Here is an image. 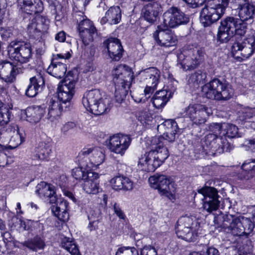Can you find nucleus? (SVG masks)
<instances>
[{"label": "nucleus", "mask_w": 255, "mask_h": 255, "mask_svg": "<svg viewBox=\"0 0 255 255\" xmlns=\"http://www.w3.org/2000/svg\"><path fill=\"white\" fill-rule=\"evenodd\" d=\"M210 132L204 139V148L208 150V154L215 156L230 150L227 137L232 138L240 136L238 128L230 123H213L209 126Z\"/></svg>", "instance_id": "f257e3e1"}, {"label": "nucleus", "mask_w": 255, "mask_h": 255, "mask_svg": "<svg viewBox=\"0 0 255 255\" xmlns=\"http://www.w3.org/2000/svg\"><path fill=\"white\" fill-rule=\"evenodd\" d=\"M115 84V97L116 102L121 103L125 99L133 79L131 70L124 65H119L112 71Z\"/></svg>", "instance_id": "f03ea898"}, {"label": "nucleus", "mask_w": 255, "mask_h": 255, "mask_svg": "<svg viewBox=\"0 0 255 255\" xmlns=\"http://www.w3.org/2000/svg\"><path fill=\"white\" fill-rule=\"evenodd\" d=\"M111 99L98 90L86 92L82 103L86 110L94 115H100L108 112L112 107Z\"/></svg>", "instance_id": "7ed1b4c3"}, {"label": "nucleus", "mask_w": 255, "mask_h": 255, "mask_svg": "<svg viewBox=\"0 0 255 255\" xmlns=\"http://www.w3.org/2000/svg\"><path fill=\"white\" fill-rule=\"evenodd\" d=\"M246 30L247 24L242 18L228 16L221 20L217 38L221 42H227L235 34L244 35Z\"/></svg>", "instance_id": "20e7f679"}, {"label": "nucleus", "mask_w": 255, "mask_h": 255, "mask_svg": "<svg viewBox=\"0 0 255 255\" xmlns=\"http://www.w3.org/2000/svg\"><path fill=\"white\" fill-rule=\"evenodd\" d=\"M203 95L206 98L217 101H226L234 95V89L226 81L214 79L205 84L202 89Z\"/></svg>", "instance_id": "39448f33"}, {"label": "nucleus", "mask_w": 255, "mask_h": 255, "mask_svg": "<svg viewBox=\"0 0 255 255\" xmlns=\"http://www.w3.org/2000/svg\"><path fill=\"white\" fill-rule=\"evenodd\" d=\"M228 0H210L200 12V20L204 27L210 26L224 14Z\"/></svg>", "instance_id": "423d86ee"}, {"label": "nucleus", "mask_w": 255, "mask_h": 255, "mask_svg": "<svg viewBox=\"0 0 255 255\" xmlns=\"http://www.w3.org/2000/svg\"><path fill=\"white\" fill-rule=\"evenodd\" d=\"M148 182L152 188L157 189L160 195L166 197L170 200L174 199L175 187L166 176L154 175L149 178Z\"/></svg>", "instance_id": "0eeeda50"}, {"label": "nucleus", "mask_w": 255, "mask_h": 255, "mask_svg": "<svg viewBox=\"0 0 255 255\" xmlns=\"http://www.w3.org/2000/svg\"><path fill=\"white\" fill-rule=\"evenodd\" d=\"M255 50V37L250 36L242 42H235L232 47L233 57L238 61L246 60L251 56Z\"/></svg>", "instance_id": "6e6552de"}, {"label": "nucleus", "mask_w": 255, "mask_h": 255, "mask_svg": "<svg viewBox=\"0 0 255 255\" xmlns=\"http://www.w3.org/2000/svg\"><path fill=\"white\" fill-rule=\"evenodd\" d=\"M189 17L176 7L172 6L163 14L162 25L165 28H176L189 22Z\"/></svg>", "instance_id": "1a4fd4ad"}, {"label": "nucleus", "mask_w": 255, "mask_h": 255, "mask_svg": "<svg viewBox=\"0 0 255 255\" xmlns=\"http://www.w3.org/2000/svg\"><path fill=\"white\" fill-rule=\"evenodd\" d=\"M76 81L66 78L58 86L57 95L59 102L64 105L65 110L69 109L72 105V100L75 92Z\"/></svg>", "instance_id": "9d476101"}, {"label": "nucleus", "mask_w": 255, "mask_h": 255, "mask_svg": "<svg viewBox=\"0 0 255 255\" xmlns=\"http://www.w3.org/2000/svg\"><path fill=\"white\" fill-rule=\"evenodd\" d=\"M8 52L11 58L20 63H26L31 57V48L29 43L12 41L8 47Z\"/></svg>", "instance_id": "9b49d317"}, {"label": "nucleus", "mask_w": 255, "mask_h": 255, "mask_svg": "<svg viewBox=\"0 0 255 255\" xmlns=\"http://www.w3.org/2000/svg\"><path fill=\"white\" fill-rule=\"evenodd\" d=\"M199 194H201L203 199V208L208 213L216 211L219 207L220 201L218 191L214 187L205 186L197 190Z\"/></svg>", "instance_id": "f8f14e48"}, {"label": "nucleus", "mask_w": 255, "mask_h": 255, "mask_svg": "<svg viewBox=\"0 0 255 255\" xmlns=\"http://www.w3.org/2000/svg\"><path fill=\"white\" fill-rule=\"evenodd\" d=\"M185 116L196 125L206 123L208 117L212 114L211 109L200 104L189 105L184 110Z\"/></svg>", "instance_id": "ddd939ff"}, {"label": "nucleus", "mask_w": 255, "mask_h": 255, "mask_svg": "<svg viewBox=\"0 0 255 255\" xmlns=\"http://www.w3.org/2000/svg\"><path fill=\"white\" fill-rule=\"evenodd\" d=\"M131 143L130 137L126 134L118 133L110 136L107 146L111 152L123 155Z\"/></svg>", "instance_id": "4468645a"}, {"label": "nucleus", "mask_w": 255, "mask_h": 255, "mask_svg": "<svg viewBox=\"0 0 255 255\" xmlns=\"http://www.w3.org/2000/svg\"><path fill=\"white\" fill-rule=\"evenodd\" d=\"M8 135L10 138L9 141V146L14 148L19 145L24 139L22 130L19 128L16 125H9L6 128V131L3 134H0V144L6 143L8 139H3L6 136Z\"/></svg>", "instance_id": "2eb2a0df"}, {"label": "nucleus", "mask_w": 255, "mask_h": 255, "mask_svg": "<svg viewBox=\"0 0 255 255\" xmlns=\"http://www.w3.org/2000/svg\"><path fill=\"white\" fill-rule=\"evenodd\" d=\"M23 72V67L21 64H14L9 61L0 62V77L7 83H11L15 76Z\"/></svg>", "instance_id": "dca6fc26"}, {"label": "nucleus", "mask_w": 255, "mask_h": 255, "mask_svg": "<svg viewBox=\"0 0 255 255\" xmlns=\"http://www.w3.org/2000/svg\"><path fill=\"white\" fill-rule=\"evenodd\" d=\"M204 53L201 50L189 51L187 55H179L178 58L181 59V65L184 70H189L196 68L204 59Z\"/></svg>", "instance_id": "f3484780"}, {"label": "nucleus", "mask_w": 255, "mask_h": 255, "mask_svg": "<svg viewBox=\"0 0 255 255\" xmlns=\"http://www.w3.org/2000/svg\"><path fill=\"white\" fill-rule=\"evenodd\" d=\"M159 30L153 34L157 43L160 46L169 47L175 46L178 42L177 36L170 30H165L162 25L158 27Z\"/></svg>", "instance_id": "a211bd4d"}, {"label": "nucleus", "mask_w": 255, "mask_h": 255, "mask_svg": "<svg viewBox=\"0 0 255 255\" xmlns=\"http://www.w3.org/2000/svg\"><path fill=\"white\" fill-rule=\"evenodd\" d=\"M230 228L234 236H241L250 234L253 230V225L249 220L239 218L234 219L230 224Z\"/></svg>", "instance_id": "6ab92c4d"}, {"label": "nucleus", "mask_w": 255, "mask_h": 255, "mask_svg": "<svg viewBox=\"0 0 255 255\" xmlns=\"http://www.w3.org/2000/svg\"><path fill=\"white\" fill-rule=\"evenodd\" d=\"M50 24L49 19L46 16L37 14L28 25L30 33L47 32Z\"/></svg>", "instance_id": "aec40b11"}, {"label": "nucleus", "mask_w": 255, "mask_h": 255, "mask_svg": "<svg viewBox=\"0 0 255 255\" xmlns=\"http://www.w3.org/2000/svg\"><path fill=\"white\" fill-rule=\"evenodd\" d=\"M36 193L39 196L46 199L50 203H54L57 201L54 186L45 182H41L36 186Z\"/></svg>", "instance_id": "412c9836"}, {"label": "nucleus", "mask_w": 255, "mask_h": 255, "mask_svg": "<svg viewBox=\"0 0 255 255\" xmlns=\"http://www.w3.org/2000/svg\"><path fill=\"white\" fill-rule=\"evenodd\" d=\"M161 11V6L156 2H150L145 5L142 9L144 19L151 23L156 21Z\"/></svg>", "instance_id": "4be33fe9"}, {"label": "nucleus", "mask_w": 255, "mask_h": 255, "mask_svg": "<svg viewBox=\"0 0 255 255\" xmlns=\"http://www.w3.org/2000/svg\"><path fill=\"white\" fill-rule=\"evenodd\" d=\"M107 47L109 56L115 61H119L122 56L123 48L120 40L116 38L108 39L104 43Z\"/></svg>", "instance_id": "5701e85b"}, {"label": "nucleus", "mask_w": 255, "mask_h": 255, "mask_svg": "<svg viewBox=\"0 0 255 255\" xmlns=\"http://www.w3.org/2000/svg\"><path fill=\"white\" fill-rule=\"evenodd\" d=\"M147 143L152 148L156 149V158L154 159H166L168 157L169 151L167 148L164 146L163 138L152 137Z\"/></svg>", "instance_id": "b1692460"}, {"label": "nucleus", "mask_w": 255, "mask_h": 255, "mask_svg": "<svg viewBox=\"0 0 255 255\" xmlns=\"http://www.w3.org/2000/svg\"><path fill=\"white\" fill-rule=\"evenodd\" d=\"M18 2L21 8L28 14H36L43 9L41 0H18Z\"/></svg>", "instance_id": "393cba45"}, {"label": "nucleus", "mask_w": 255, "mask_h": 255, "mask_svg": "<svg viewBox=\"0 0 255 255\" xmlns=\"http://www.w3.org/2000/svg\"><path fill=\"white\" fill-rule=\"evenodd\" d=\"M64 108V105L59 101L51 99L48 104L47 119L51 122H55L60 117Z\"/></svg>", "instance_id": "a878e982"}, {"label": "nucleus", "mask_w": 255, "mask_h": 255, "mask_svg": "<svg viewBox=\"0 0 255 255\" xmlns=\"http://www.w3.org/2000/svg\"><path fill=\"white\" fill-rule=\"evenodd\" d=\"M159 71L155 67H149L139 73L142 81L147 85H156L159 83L160 74Z\"/></svg>", "instance_id": "bb28decb"}, {"label": "nucleus", "mask_w": 255, "mask_h": 255, "mask_svg": "<svg viewBox=\"0 0 255 255\" xmlns=\"http://www.w3.org/2000/svg\"><path fill=\"white\" fill-rule=\"evenodd\" d=\"M239 16L244 21L253 19L255 17V2H246L240 4L238 8Z\"/></svg>", "instance_id": "cd10ccee"}, {"label": "nucleus", "mask_w": 255, "mask_h": 255, "mask_svg": "<svg viewBox=\"0 0 255 255\" xmlns=\"http://www.w3.org/2000/svg\"><path fill=\"white\" fill-rule=\"evenodd\" d=\"M173 92L167 90H162L155 93L152 98V104L157 109L164 107L172 97Z\"/></svg>", "instance_id": "c85d7f7f"}, {"label": "nucleus", "mask_w": 255, "mask_h": 255, "mask_svg": "<svg viewBox=\"0 0 255 255\" xmlns=\"http://www.w3.org/2000/svg\"><path fill=\"white\" fill-rule=\"evenodd\" d=\"M122 17L121 10L119 6L111 7L106 12L105 16L101 19V23L105 24L108 22L110 24L119 23Z\"/></svg>", "instance_id": "c756f323"}, {"label": "nucleus", "mask_w": 255, "mask_h": 255, "mask_svg": "<svg viewBox=\"0 0 255 255\" xmlns=\"http://www.w3.org/2000/svg\"><path fill=\"white\" fill-rule=\"evenodd\" d=\"M44 85V79L40 74L31 78L30 84L26 90V95L29 97L35 96Z\"/></svg>", "instance_id": "7c9ffc66"}, {"label": "nucleus", "mask_w": 255, "mask_h": 255, "mask_svg": "<svg viewBox=\"0 0 255 255\" xmlns=\"http://www.w3.org/2000/svg\"><path fill=\"white\" fill-rule=\"evenodd\" d=\"M44 113V108L40 106L28 107L25 112L26 120L32 124L38 123Z\"/></svg>", "instance_id": "2f4dec72"}, {"label": "nucleus", "mask_w": 255, "mask_h": 255, "mask_svg": "<svg viewBox=\"0 0 255 255\" xmlns=\"http://www.w3.org/2000/svg\"><path fill=\"white\" fill-rule=\"evenodd\" d=\"M68 208V203L65 200H62L56 206L52 207V211L59 220L65 222L69 218V214L67 212Z\"/></svg>", "instance_id": "473e14b6"}, {"label": "nucleus", "mask_w": 255, "mask_h": 255, "mask_svg": "<svg viewBox=\"0 0 255 255\" xmlns=\"http://www.w3.org/2000/svg\"><path fill=\"white\" fill-rule=\"evenodd\" d=\"M193 218L189 216H183L180 217L177 223L175 228L176 234L177 236H182L184 234L183 229L189 230V228H193Z\"/></svg>", "instance_id": "72a5a7b5"}, {"label": "nucleus", "mask_w": 255, "mask_h": 255, "mask_svg": "<svg viewBox=\"0 0 255 255\" xmlns=\"http://www.w3.org/2000/svg\"><path fill=\"white\" fill-rule=\"evenodd\" d=\"M66 65L63 63L53 61L47 68V72L53 76L61 79L63 78L66 72Z\"/></svg>", "instance_id": "f704fd0d"}, {"label": "nucleus", "mask_w": 255, "mask_h": 255, "mask_svg": "<svg viewBox=\"0 0 255 255\" xmlns=\"http://www.w3.org/2000/svg\"><path fill=\"white\" fill-rule=\"evenodd\" d=\"M75 19L76 20L78 26V29L79 32H81L83 34L84 30H88L95 28L93 23L88 19H87L83 13H76L75 15Z\"/></svg>", "instance_id": "c9c22d12"}, {"label": "nucleus", "mask_w": 255, "mask_h": 255, "mask_svg": "<svg viewBox=\"0 0 255 255\" xmlns=\"http://www.w3.org/2000/svg\"><path fill=\"white\" fill-rule=\"evenodd\" d=\"M51 140L48 139L39 143L37 156L39 159H46L51 152Z\"/></svg>", "instance_id": "e433bc0d"}, {"label": "nucleus", "mask_w": 255, "mask_h": 255, "mask_svg": "<svg viewBox=\"0 0 255 255\" xmlns=\"http://www.w3.org/2000/svg\"><path fill=\"white\" fill-rule=\"evenodd\" d=\"M164 160H139L137 166L139 169L147 172H153L163 164Z\"/></svg>", "instance_id": "4c0bfd02"}, {"label": "nucleus", "mask_w": 255, "mask_h": 255, "mask_svg": "<svg viewBox=\"0 0 255 255\" xmlns=\"http://www.w3.org/2000/svg\"><path fill=\"white\" fill-rule=\"evenodd\" d=\"M72 175L73 177L78 180H83V182L89 178L94 177L98 178L99 175L97 173L86 171L85 169L81 167H77L72 170Z\"/></svg>", "instance_id": "58836bf2"}, {"label": "nucleus", "mask_w": 255, "mask_h": 255, "mask_svg": "<svg viewBox=\"0 0 255 255\" xmlns=\"http://www.w3.org/2000/svg\"><path fill=\"white\" fill-rule=\"evenodd\" d=\"M97 179L92 177L86 179L82 185L83 189L88 194H96L99 193L100 188Z\"/></svg>", "instance_id": "ea45409f"}, {"label": "nucleus", "mask_w": 255, "mask_h": 255, "mask_svg": "<svg viewBox=\"0 0 255 255\" xmlns=\"http://www.w3.org/2000/svg\"><path fill=\"white\" fill-rule=\"evenodd\" d=\"M21 244L33 251L43 250L45 246L44 240L39 237H35L32 239L24 242Z\"/></svg>", "instance_id": "a19ab883"}, {"label": "nucleus", "mask_w": 255, "mask_h": 255, "mask_svg": "<svg viewBox=\"0 0 255 255\" xmlns=\"http://www.w3.org/2000/svg\"><path fill=\"white\" fill-rule=\"evenodd\" d=\"M207 77L206 73L201 70H198L190 76L188 83L189 85L198 86L200 83H203Z\"/></svg>", "instance_id": "79ce46f5"}, {"label": "nucleus", "mask_w": 255, "mask_h": 255, "mask_svg": "<svg viewBox=\"0 0 255 255\" xmlns=\"http://www.w3.org/2000/svg\"><path fill=\"white\" fill-rule=\"evenodd\" d=\"M91 154H100L99 157L103 158H104V154L101 151V150L95 148V147H90V148H83L78 154V157L81 158H88L89 155Z\"/></svg>", "instance_id": "37998d69"}, {"label": "nucleus", "mask_w": 255, "mask_h": 255, "mask_svg": "<svg viewBox=\"0 0 255 255\" xmlns=\"http://www.w3.org/2000/svg\"><path fill=\"white\" fill-rule=\"evenodd\" d=\"M62 248L69 252L71 255H80L77 246L67 239L63 240L61 243Z\"/></svg>", "instance_id": "c03bdc74"}, {"label": "nucleus", "mask_w": 255, "mask_h": 255, "mask_svg": "<svg viewBox=\"0 0 255 255\" xmlns=\"http://www.w3.org/2000/svg\"><path fill=\"white\" fill-rule=\"evenodd\" d=\"M10 117L8 109L0 101V125L6 124L9 121Z\"/></svg>", "instance_id": "a18cd8bd"}, {"label": "nucleus", "mask_w": 255, "mask_h": 255, "mask_svg": "<svg viewBox=\"0 0 255 255\" xmlns=\"http://www.w3.org/2000/svg\"><path fill=\"white\" fill-rule=\"evenodd\" d=\"M96 34V28L93 29L84 30L83 31V34L81 32H79V35L81 38L83 42L85 45H88L89 42L92 41L93 39V36Z\"/></svg>", "instance_id": "49530a36"}, {"label": "nucleus", "mask_w": 255, "mask_h": 255, "mask_svg": "<svg viewBox=\"0 0 255 255\" xmlns=\"http://www.w3.org/2000/svg\"><path fill=\"white\" fill-rule=\"evenodd\" d=\"M115 255H138V253L134 247L123 246L118 249Z\"/></svg>", "instance_id": "de8ad7c7"}, {"label": "nucleus", "mask_w": 255, "mask_h": 255, "mask_svg": "<svg viewBox=\"0 0 255 255\" xmlns=\"http://www.w3.org/2000/svg\"><path fill=\"white\" fill-rule=\"evenodd\" d=\"M184 237L178 236V238L183 239L187 242L194 241L197 237V233L193 230V228H189V230L183 229Z\"/></svg>", "instance_id": "09e8293b"}, {"label": "nucleus", "mask_w": 255, "mask_h": 255, "mask_svg": "<svg viewBox=\"0 0 255 255\" xmlns=\"http://www.w3.org/2000/svg\"><path fill=\"white\" fill-rule=\"evenodd\" d=\"M165 127V131L172 132L177 131L178 126L177 123L173 120H166L163 124L158 126V128Z\"/></svg>", "instance_id": "8fccbe9b"}, {"label": "nucleus", "mask_w": 255, "mask_h": 255, "mask_svg": "<svg viewBox=\"0 0 255 255\" xmlns=\"http://www.w3.org/2000/svg\"><path fill=\"white\" fill-rule=\"evenodd\" d=\"M123 179V176H116L111 179V183L114 189L118 190H122L123 188V185L122 184Z\"/></svg>", "instance_id": "3c124183"}, {"label": "nucleus", "mask_w": 255, "mask_h": 255, "mask_svg": "<svg viewBox=\"0 0 255 255\" xmlns=\"http://www.w3.org/2000/svg\"><path fill=\"white\" fill-rule=\"evenodd\" d=\"M138 120L143 125L150 124L152 122V118L149 113L146 112H141L138 116Z\"/></svg>", "instance_id": "603ef678"}, {"label": "nucleus", "mask_w": 255, "mask_h": 255, "mask_svg": "<svg viewBox=\"0 0 255 255\" xmlns=\"http://www.w3.org/2000/svg\"><path fill=\"white\" fill-rule=\"evenodd\" d=\"M241 114H242L243 120H248L249 121L252 120L254 115L255 114V109L250 108H244L242 111Z\"/></svg>", "instance_id": "864d4df0"}, {"label": "nucleus", "mask_w": 255, "mask_h": 255, "mask_svg": "<svg viewBox=\"0 0 255 255\" xmlns=\"http://www.w3.org/2000/svg\"><path fill=\"white\" fill-rule=\"evenodd\" d=\"M176 132L177 131L172 132L165 131L162 136H156L155 137L163 138V144L164 145L165 140L168 142H172L175 140Z\"/></svg>", "instance_id": "5fc2aeb1"}, {"label": "nucleus", "mask_w": 255, "mask_h": 255, "mask_svg": "<svg viewBox=\"0 0 255 255\" xmlns=\"http://www.w3.org/2000/svg\"><path fill=\"white\" fill-rule=\"evenodd\" d=\"M86 212L89 221L99 219L100 213L98 210L88 208L87 209Z\"/></svg>", "instance_id": "6e6d98bb"}, {"label": "nucleus", "mask_w": 255, "mask_h": 255, "mask_svg": "<svg viewBox=\"0 0 255 255\" xmlns=\"http://www.w3.org/2000/svg\"><path fill=\"white\" fill-rule=\"evenodd\" d=\"M122 184L123 185V188L122 189L125 190H132L133 187L132 181L126 177L123 176Z\"/></svg>", "instance_id": "4d7b16f0"}, {"label": "nucleus", "mask_w": 255, "mask_h": 255, "mask_svg": "<svg viewBox=\"0 0 255 255\" xmlns=\"http://www.w3.org/2000/svg\"><path fill=\"white\" fill-rule=\"evenodd\" d=\"M76 125L73 122H68L64 124L61 128V131L63 134H66L71 129L76 128Z\"/></svg>", "instance_id": "13d9d810"}, {"label": "nucleus", "mask_w": 255, "mask_h": 255, "mask_svg": "<svg viewBox=\"0 0 255 255\" xmlns=\"http://www.w3.org/2000/svg\"><path fill=\"white\" fill-rule=\"evenodd\" d=\"M157 87L156 85H147L144 90V96L147 97V99L150 97V95L154 92Z\"/></svg>", "instance_id": "bf43d9fd"}, {"label": "nucleus", "mask_w": 255, "mask_h": 255, "mask_svg": "<svg viewBox=\"0 0 255 255\" xmlns=\"http://www.w3.org/2000/svg\"><path fill=\"white\" fill-rule=\"evenodd\" d=\"M140 255H157V253L154 248L145 247L141 250Z\"/></svg>", "instance_id": "052dcab7"}, {"label": "nucleus", "mask_w": 255, "mask_h": 255, "mask_svg": "<svg viewBox=\"0 0 255 255\" xmlns=\"http://www.w3.org/2000/svg\"><path fill=\"white\" fill-rule=\"evenodd\" d=\"M114 210L116 215L121 219H125L126 215L124 212L122 210L120 206L117 203H115L114 205Z\"/></svg>", "instance_id": "680f3d73"}, {"label": "nucleus", "mask_w": 255, "mask_h": 255, "mask_svg": "<svg viewBox=\"0 0 255 255\" xmlns=\"http://www.w3.org/2000/svg\"><path fill=\"white\" fill-rule=\"evenodd\" d=\"M131 97L133 100L137 103H144L147 99V97L144 96L142 93L140 94L139 95H138L136 93H133Z\"/></svg>", "instance_id": "e2e57ef3"}, {"label": "nucleus", "mask_w": 255, "mask_h": 255, "mask_svg": "<svg viewBox=\"0 0 255 255\" xmlns=\"http://www.w3.org/2000/svg\"><path fill=\"white\" fill-rule=\"evenodd\" d=\"M151 150L148 152H146L144 154V157L145 159H154V158H156V149L155 148H152L151 146Z\"/></svg>", "instance_id": "0e129e2a"}, {"label": "nucleus", "mask_w": 255, "mask_h": 255, "mask_svg": "<svg viewBox=\"0 0 255 255\" xmlns=\"http://www.w3.org/2000/svg\"><path fill=\"white\" fill-rule=\"evenodd\" d=\"M190 4L192 7H196L202 5L206 0H183Z\"/></svg>", "instance_id": "69168bd1"}, {"label": "nucleus", "mask_w": 255, "mask_h": 255, "mask_svg": "<svg viewBox=\"0 0 255 255\" xmlns=\"http://www.w3.org/2000/svg\"><path fill=\"white\" fill-rule=\"evenodd\" d=\"M99 219L89 221L88 228L90 231H95L98 229Z\"/></svg>", "instance_id": "338daca9"}, {"label": "nucleus", "mask_w": 255, "mask_h": 255, "mask_svg": "<svg viewBox=\"0 0 255 255\" xmlns=\"http://www.w3.org/2000/svg\"><path fill=\"white\" fill-rule=\"evenodd\" d=\"M204 255H219L218 250L215 248L210 247L208 249L206 252H201Z\"/></svg>", "instance_id": "774afa93"}]
</instances>
